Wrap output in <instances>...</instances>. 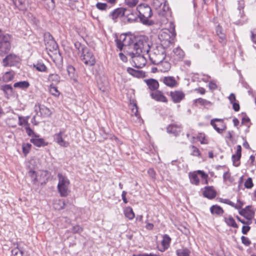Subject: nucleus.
I'll use <instances>...</instances> for the list:
<instances>
[{
    "mask_svg": "<svg viewBox=\"0 0 256 256\" xmlns=\"http://www.w3.org/2000/svg\"><path fill=\"white\" fill-rule=\"evenodd\" d=\"M82 231V228L79 226H74L72 228V232L74 233L80 232Z\"/></svg>",
    "mask_w": 256,
    "mask_h": 256,
    "instance_id": "obj_64",
    "label": "nucleus"
},
{
    "mask_svg": "<svg viewBox=\"0 0 256 256\" xmlns=\"http://www.w3.org/2000/svg\"><path fill=\"white\" fill-rule=\"evenodd\" d=\"M26 131V134L28 136H32V138L34 137V135H37L34 130L29 126V125L26 126L25 127Z\"/></svg>",
    "mask_w": 256,
    "mask_h": 256,
    "instance_id": "obj_50",
    "label": "nucleus"
},
{
    "mask_svg": "<svg viewBox=\"0 0 256 256\" xmlns=\"http://www.w3.org/2000/svg\"><path fill=\"white\" fill-rule=\"evenodd\" d=\"M58 204L60 206V207H56V208H57L58 210H62L65 208L66 206V202L64 200H59L58 201Z\"/></svg>",
    "mask_w": 256,
    "mask_h": 256,
    "instance_id": "obj_58",
    "label": "nucleus"
},
{
    "mask_svg": "<svg viewBox=\"0 0 256 256\" xmlns=\"http://www.w3.org/2000/svg\"><path fill=\"white\" fill-rule=\"evenodd\" d=\"M224 221L226 224L229 226L234 228H238V225L235 222L234 218L231 216H229L228 218H224Z\"/></svg>",
    "mask_w": 256,
    "mask_h": 256,
    "instance_id": "obj_28",
    "label": "nucleus"
},
{
    "mask_svg": "<svg viewBox=\"0 0 256 256\" xmlns=\"http://www.w3.org/2000/svg\"><path fill=\"white\" fill-rule=\"evenodd\" d=\"M11 252L12 254L14 256H16L19 254L22 256L24 254L23 250L18 247L15 248L14 249H12Z\"/></svg>",
    "mask_w": 256,
    "mask_h": 256,
    "instance_id": "obj_48",
    "label": "nucleus"
},
{
    "mask_svg": "<svg viewBox=\"0 0 256 256\" xmlns=\"http://www.w3.org/2000/svg\"><path fill=\"white\" fill-rule=\"evenodd\" d=\"M66 135L64 132L60 131V132L56 134L54 136V141L60 146L66 148L69 146V142L65 140Z\"/></svg>",
    "mask_w": 256,
    "mask_h": 256,
    "instance_id": "obj_11",
    "label": "nucleus"
},
{
    "mask_svg": "<svg viewBox=\"0 0 256 256\" xmlns=\"http://www.w3.org/2000/svg\"><path fill=\"white\" fill-rule=\"evenodd\" d=\"M96 7L100 10H106L108 6L106 3L98 2L96 4Z\"/></svg>",
    "mask_w": 256,
    "mask_h": 256,
    "instance_id": "obj_52",
    "label": "nucleus"
},
{
    "mask_svg": "<svg viewBox=\"0 0 256 256\" xmlns=\"http://www.w3.org/2000/svg\"><path fill=\"white\" fill-rule=\"evenodd\" d=\"M216 32L217 35L219 36L220 38L222 40H225V34L222 32V27L218 26L216 28Z\"/></svg>",
    "mask_w": 256,
    "mask_h": 256,
    "instance_id": "obj_47",
    "label": "nucleus"
},
{
    "mask_svg": "<svg viewBox=\"0 0 256 256\" xmlns=\"http://www.w3.org/2000/svg\"><path fill=\"white\" fill-rule=\"evenodd\" d=\"M251 206H248L245 208L242 209L239 211V214L242 216H244L245 218H246V210L247 209H248L249 208H250Z\"/></svg>",
    "mask_w": 256,
    "mask_h": 256,
    "instance_id": "obj_61",
    "label": "nucleus"
},
{
    "mask_svg": "<svg viewBox=\"0 0 256 256\" xmlns=\"http://www.w3.org/2000/svg\"><path fill=\"white\" fill-rule=\"evenodd\" d=\"M30 142L38 147L44 146L48 145V143L44 140L42 138H40L38 134L34 135V138L30 140Z\"/></svg>",
    "mask_w": 256,
    "mask_h": 256,
    "instance_id": "obj_15",
    "label": "nucleus"
},
{
    "mask_svg": "<svg viewBox=\"0 0 256 256\" xmlns=\"http://www.w3.org/2000/svg\"><path fill=\"white\" fill-rule=\"evenodd\" d=\"M19 122L18 124L20 126H22L23 124H25L26 126L29 125L28 122L24 118H22V116H18Z\"/></svg>",
    "mask_w": 256,
    "mask_h": 256,
    "instance_id": "obj_60",
    "label": "nucleus"
},
{
    "mask_svg": "<svg viewBox=\"0 0 256 256\" xmlns=\"http://www.w3.org/2000/svg\"><path fill=\"white\" fill-rule=\"evenodd\" d=\"M241 240H242V243L246 246H248L251 244V242L249 240V238L244 236H242L241 237Z\"/></svg>",
    "mask_w": 256,
    "mask_h": 256,
    "instance_id": "obj_57",
    "label": "nucleus"
},
{
    "mask_svg": "<svg viewBox=\"0 0 256 256\" xmlns=\"http://www.w3.org/2000/svg\"><path fill=\"white\" fill-rule=\"evenodd\" d=\"M20 62V58L16 55L10 54L7 55L2 61L4 66H12L16 65Z\"/></svg>",
    "mask_w": 256,
    "mask_h": 256,
    "instance_id": "obj_9",
    "label": "nucleus"
},
{
    "mask_svg": "<svg viewBox=\"0 0 256 256\" xmlns=\"http://www.w3.org/2000/svg\"><path fill=\"white\" fill-rule=\"evenodd\" d=\"M124 214L125 216L130 220H132L134 217V214L131 207L126 208L124 210Z\"/></svg>",
    "mask_w": 256,
    "mask_h": 256,
    "instance_id": "obj_34",
    "label": "nucleus"
},
{
    "mask_svg": "<svg viewBox=\"0 0 256 256\" xmlns=\"http://www.w3.org/2000/svg\"><path fill=\"white\" fill-rule=\"evenodd\" d=\"M252 180L251 178H248L244 182V186L247 188H250L253 186Z\"/></svg>",
    "mask_w": 256,
    "mask_h": 256,
    "instance_id": "obj_55",
    "label": "nucleus"
},
{
    "mask_svg": "<svg viewBox=\"0 0 256 256\" xmlns=\"http://www.w3.org/2000/svg\"><path fill=\"white\" fill-rule=\"evenodd\" d=\"M126 5L130 8H133L136 6L138 2V0H124Z\"/></svg>",
    "mask_w": 256,
    "mask_h": 256,
    "instance_id": "obj_46",
    "label": "nucleus"
},
{
    "mask_svg": "<svg viewBox=\"0 0 256 256\" xmlns=\"http://www.w3.org/2000/svg\"><path fill=\"white\" fill-rule=\"evenodd\" d=\"M45 44L46 48L49 49L50 51L56 50L58 48V45L54 39L50 42H48Z\"/></svg>",
    "mask_w": 256,
    "mask_h": 256,
    "instance_id": "obj_30",
    "label": "nucleus"
},
{
    "mask_svg": "<svg viewBox=\"0 0 256 256\" xmlns=\"http://www.w3.org/2000/svg\"><path fill=\"white\" fill-rule=\"evenodd\" d=\"M81 60L88 66H94L96 60L93 53L87 47L82 48V53L80 54Z\"/></svg>",
    "mask_w": 256,
    "mask_h": 256,
    "instance_id": "obj_6",
    "label": "nucleus"
},
{
    "mask_svg": "<svg viewBox=\"0 0 256 256\" xmlns=\"http://www.w3.org/2000/svg\"><path fill=\"white\" fill-rule=\"evenodd\" d=\"M190 148L192 150V154L194 156H200V152L199 150L194 146H191Z\"/></svg>",
    "mask_w": 256,
    "mask_h": 256,
    "instance_id": "obj_53",
    "label": "nucleus"
},
{
    "mask_svg": "<svg viewBox=\"0 0 256 256\" xmlns=\"http://www.w3.org/2000/svg\"><path fill=\"white\" fill-rule=\"evenodd\" d=\"M13 2L14 4L18 7V8L20 10H26V8L24 4V2L22 0H18V2L16 1L13 0Z\"/></svg>",
    "mask_w": 256,
    "mask_h": 256,
    "instance_id": "obj_43",
    "label": "nucleus"
},
{
    "mask_svg": "<svg viewBox=\"0 0 256 256\" xmlns=\"http://www.w3.org/2000/svg\"><path fill=\"white\" fill-rule=\"evenodd\" d=\"M35 110L36 112L39 111L41 116L43 117H47L50 116L51 112L49 108L44 106L41 105L40 104H37L35 105Z\"/></svg>",
    "mask_w": 256,
    "mask_h": 256,
    "instance_id": "obj_14",
    "label": "nucleus"
},
{
    "mask_svg": "<svg viewBox=\"0 0 256 256\" xmlns=\"http://www.w3.org/2000/svg\"><path fill=\"white\" fill-rule=\"evenodd\" d=\"M60 78L57 74H50L48 76V80L50 81H52L56 84H58L60 82Z\"/></svg>",
    "mask_w": 256,
    "mask_h": 256,
    "instance_id": "obj_42",
    "label": "nucleus"
},
{
    "mask_svg": "<svg viewBox=\"0 0 256 256\" xmlns=\"http://www.w3.org/2000/svg\"><path fill=\"white\" fill-rule=\"evenodd\" d=\"M137 10H134L130 8H126L124 22L132 23L137 21L139 18Z\"/></svg>",
    "mask_w": 256,
    "mask_h": 256,
    "instance_id": "obj_8",
    "label": "nucleus"
},
{
    "mask_svg": "<svg viewBox=\"0 0 256 256\" xmlns=\"http://www.w3.org/2000/svg\"><path fill=\"white\" fill-rule=\"evenodd\" d=\"M241 156L240 155H236V154H233L232 156V160L233 162V164L235 166H238L240 164V162H239Z\"/></svg>",
    "mask_w": 256,
    "mask_h": 256,
    "instance_id": "obj_44",
    "label": "nucleus"
},
{
    "mask_svg": "<svg viewBox=\"0 0 256 256\" xmlns=\"http://www.w3.org/2000/svg\"><path fill=\"white\" fill-rule=\"evenodd\" d=\"M0 90L4 92L5 94H11L13 92L12 87L10 84H4L2 86Z\"/></svg>",
    "mask_w": 256,
    "mask_h": 256,
    "instance_id": "obj_36",
    "label": "nucleus"
},
{
    "mask_svg": "<svg viewBox=\"0 0 256 256\" xmlns=\"http://www.w3.org/2000/svg\"><path fill=\"white\" fill-rule=\"evenodd\" d=\"M50 92L53 96H58L60 95V92L58 90L56 87L54 86L52 84H50L49 88Z\"/></svg>",
    "mask_w": 256,
    "mask_h": 256,
    "instance_id": "obj_41",
    "label": "nucleus"
},
{
    "mask_svg": "<svg viewBox=\"0 0 256 256\" xmlns=\"http://www.w3.org/2000/svg\"><path fill=\"white\" fill-rule=\"evenodd\" d=\"M162 81L166 86L170 87H174L177 84V82L173 76L164 77Z\"/></svg>",
    "mask_w": 256,
    "mask_h": 256,
    "instance_id": "obj_24",
    "label": "nucleus"
},
{
    "mask_svg": "<svg viewBox=\"0 0 256 256\" xmlns=\"http://www.w3.org/2000/svg\"><path fill=\"white\" fill-rule=\"evenodd\" d=\"M195 102L200 104V105L204 106H211L212 105V104L210 102L202 98L196 99L195 100Z\"/></svg>",
    "mask_w": 256,
    "mask_h": 256,
    "instance_id": "obj_39",
    "label": "nucleus"
},
{
    "mask_svg": "<svg viewBox=\"0 0 256 256\" xmlns=\"http://www.w3.org/2000/svg\"><path fill=\"white\" fill-rule=\"evenodd\" d=\"M150 96L152 98L158 102H168L166 98L162 92L160 90H156L151 92Z\"/></svg>",
    "mask_w": 256,
    "mask_h": 256,
    "instance_id": "obj_18",
    "label": "nucleus"
},
{
    "mask_svg": "<svg viewBox=\"0 0 256 256\" xmlns=\"http://www.w3.org/2000/svg\"><path fill=\"white\" fill-rule=\"evenodd\" d=\"M116 42V44L117 48L120 50H122L124 46L125 47V48L127 46L124 42L120 41L118 38H116L115 40Z\"/></svg>",
    "mask_w": 256,
    "mask_h": 256,
    "instance_id": "obj_51",
    "label": "nucleus"
},
{
    "mask_svg": "<svg viewBox=\"0 0 256 256\" xmlns=\"http://www.w3.org/2000/svg\"><path fill=\"white\" fill-rule=\"evenodd\" d=\"M246 219L250 220L254 218V212L250 210V208L247 209L246 210Z\"/></svg>",
    "mask_w": 256,
    "mask_h": 256,
    "instance_id": "obj_49",
    "label": "nucleus"
},
{
    "mask_svg": "<svg viewBox=\"0 0 256 256\" xmlns=\"http://www.w3.org/2000/svg\"><path fill=\"white\" fill-rule=\"evenodd\" d=\"M166 0H153L152 6L156 9H160L164 12H166L168 10L169 7L166 4Z\"/></svg>",
    "mask_w": 256,
    "mask_h": 256,
    "instance_id": "obj_13",
    "label": "nucleus"
},
{
    "mask_svg": "<svg viewBox=\"0 0 256 256\" xmlns=\"http://www.w3.org/2000/svg\"><path fill=\"white\" fill-rule=\"evenodd\" d=\"M126 8L120 7L115 9L109 14V18L114 22H117L118 18H122V20L124 21Z\"/></svg>",
    "mask_w": 256,
    "mask_h": 256,
    "instance_id": "obj_12",
    "label": "nucleus"
},
{
    "mask_svg": "<svg viewBox=\"0 0 256 256\" xmlns=\"http://www.w3.org/2000/svg\"><path fill=\"white\" fill-rule=\"evenodd\" d=\"M15 76V72L13 70H10L4 73L2 77V81L4 82H8L12 81Z\"/></svg>",
    "mask_w": 256,
    "mask_h": 256,
    "instance_id": "obj_26",
    "label": "nucleus"
},
{
    "mask_svg": "<svg viewBox=\"0 0 256 256\" xmlns=\"http://www.w3.org/2000/svg\"><path fill=\"white\" fill-rule=\"evenodd\" d=\"M14 86L16 88L26 90L30 86V84L28 81H20L14 83Z\"/></svg>",
    "mask_w": 256,
    "mask_h": 256,
    "instance_id": "obj_29",
    "label": "nucleus"
},
{
    "mask_svg": "<svg viewBox=\"0 0 256 256\" xmlns=\"http://www.w3.org/2000/svg\"><path fill=\"white\" fill-rule=\"evenodd\" d=\"M54 38L50 32H46L44 34V40L45 44L47 43L48 42H50L54 40Z\"/></svg>",
    "mask_w": 256,
    "mask_h": 256,
    "instance_id": "obj_56",
    "label": "nucleus"
},
{
    "mask_svg": "<svg viewBox=\"0 0 256 256\" xmlns=\"http://www.w3.org/2000/svg\"><path fill=\"white\" fill-rule=\"evenodd\" d=\"M132 36L130 37L129 36H127L125 34H122L120 36L119 38H118L120 41L122 42H124V43L126 46H129L128 44V43L132 42Z\"/></svg>",
    "mask_w": 256,
    "mask_h": 256,
    "instance_id": "obj_37",
    "label": "nucleus"
},
{
    "mask_svg": "<svg viewBox=\"0 0 256 256\" xmlns=\"http://www.w3.org/2000/svg\"><path fill=\"white\" fill-rule=\"evenodd\" d=\"M170 241L171 238L168 234L164 235L161 245L158 246L159 250L161 252L164 251L170 246Z\"/></svg>",
    "mask_w": 256,
    "mask_h": 256,
    "instance_id": "obj_20",
    "label": "nucleus"
},
{
    "mask_svg": "<svg viewBox=\"0 0 256 256\" xmlns=\"http://www.w3.org/2000/svg\"><path fill=\"white\" fill-rule=\"evenodd\" d=\"M44 1V8L48 10H52L54 8V0H42Z\"/></svg>",
    "mask_w": 256,
    "mask_h": 256,
    "instance_id": "obj_33",
    "label": "nucleus"
},
{
    "mask_svg": "<svg viewBox=\"0 0 256 256\" xmlns=\"http://www.w3.org/2000/svg\"><path fill=\"white\" fill-rule=\"evenodd\" d=\"M11 36L8 34H0V56H4L8 54L11 48Z\"/></svg>",
    "mask_w": 256,
    "mask_h": 256,
    "instance_id": "obj_5",
    "label": "nucleus"
},
{
    "mask_svg": "<svg viewBox=\"0 0 256 256\" xmlns=\"http://www.w3.org/2000/svg\"><path fill=\"white\" fill-rule=\"evenodd\" d=\"M220 202L223 203L228 204L234 208L235 206V204L228 199H222Z\"/></svg>",
    "mask_w": 256,
    "mask_h": 256,
    "instance_id": "obj_62",
    "label": "nucleus"
},
{
    "mask_svg": "<svg viewBox=\"0 0 256 256\" xmlns=\"http://www.w3.org/2000/svg\"><path fill=\"white\" fill-rule=\"evenodd\" d=\"M67 71L70 78L74 81H76L77 76L75 72V68L73 66L69 65L67 67Z\"/></svg>",
    "mask_w": 256,
    "mask_h": 256,
    "instance_id": "obj_27",
    "label": "nucleus"
},
{
    "mask_svg": "<svg viewBox=\"0 0 256 256\" xmlns=\"http://www.w3.org/2000/svg\"><path fill=\"white\" fill-rule=\"evenodd\" d=\"M144 82L148 86V88L152 91L157 90L159 87L158 82L153 78L146 79Z\"/></svg>",
    "mask_w": 256,
    "mask_h": 256,
    "instance_id": "obj_22",
    "label": "nucleus"
},
{
    "mask_svg": "<svg viewBox=\"0 0 256 256\" xmlns=\"http://www.w3.org/2000/svg\"><path fill=\"white\" fill-rule=\"evenodd\" d=\"M210 124L219 134H222L226 128V124L222 119L214 118L210 120Z\"/></svg>",
    "mask_w": 256,
    "mask_h": 256,
    "instance_id": "obj_10",
    "label": "nucleus"
},
{
    "mask_svg": "<svg viewBox=\"0 0 256 256\" xmlns=\"http://www.w3.org/2000/svg\"><path fill=\"white\" fill-rule=\"evenodd\" d=\"M173 53L172 56L176 62L182 60L184 56V52L179 47L174 48Z\"/></svg>",
    "mask_w": 256,
    "mask_h": 256,
    "instance_id": "obj_17",
    "label": "nucleus"
},
{
    "mask_svg": "<svg viewBox=\"0 0 256 256\" xmlns=\"http://www.w3.org/2000/svg\"><path fill=\"white\" fill-rule=\"evenodd\" d=\"M250 229L249 226H244L242 228V232L244 234H246Z\"/></svg>",
    "mask_w": 256,
    "mask_h": 256,
    "instance_id": "obj_63",
    "label": "nucleus"
},
{
    "mask_svg": "<svg viewBox=\"0 0 256 256\" xmlns=\"http://www.w3.org/2000/svg\"><path fill=\"white\" fill-rule=\"evenodd\" d=\"M166 56V50L162 44H158L153 48L152 52L150 54L151 62L158 65L162 62Z\"/></svg>",
    "mask_w": 256,
    "mask_h": 256,
    "instance_id": "obj_3",
    "label": "nucleus"
},
{
    "mask_svg": "<svg viewBox=\"0 0 256 256\" xmlns=\"http://www.w3.org/2000/svg\"><path fill=\"white\" fill-rule=\"evenodd\" d=\"M210 211L212 214L217 216H222L224 210L220 206L218 205H213L210 208Z\"/></svg>",
    "mask_w": 256,
    "mask_h": 256,
    "instance_id": "obj_25",
    "label": "nucleus"
},
{
    "mask_svg": "<svg viewBox=\"0 0 256 256\" xmlns=\"http://www.w3.org/2000/svg\"><path fill=\"white\" fill-rule=\"evenodd\" d=\"M168 32H170L168 30L167 32H162L159 35V38L161 42L164 41L165 44L168 46L170 44H171L172 41V38H171Z\"/></svg>",
    "mask_w": 256,
    "mask_h": 256,
    "instance_id": "obj_21",
    "label": "nucleus"
},
{
    "mask_svg": "<svg viewBox=\"0 0 256 256\" xmlns=\"http://www.w3.org/2000/svg\"><path fill=\"white\" fill-rule=\"evenodd\" d=\"M138 12L140 21L142 24L150 26L154 24V22L150 19L152 16L150 7L146 4H143L138 5L136 8Z\"/></svg>",
    "mask_w": 256,
    "mask_h": 256,
    "instance_id": "obj_2",
    "label": "nucleus"
},
{
    "mask_svg": "<svg viewBox=\"0 0 256 256\" xmlns=\"http://www.w3.org/2000/svg\"><path fill=\"white\" fill-rule=\"evenodd\" d=\"M189 176H190V182L192 184H194L196 185L198 184L200 182V180H199V178L198 176L197 172L190 173Z\"/></svg>",
    "mask_w": 256,
    "mask_h": 256,
    "instance_id": "obj_35",
    "label": "nucleus"
},
{
    "mask_svg": "<svg viewBox=\"0 0 256 256\" xmlns=\"http://www.w3.org/2000/svg\"><path fill=\"white\" fill-rule=\"evenodd\" d=\"M216 192L212 186H206L204 188V190L203 192V195L204 197L208 199H212L216 196Z\"/></svg>",
    "mask_w": 256,
    "mask_h": 256,
    "instance_id": "obj_19",
    "label": "nucleus"
},
{
    "mask_svg": "<svg viewBox=\"0 0 256 256\" xmlns=\"http://www.w3.org/2000/svg\"><path fill=\"white\" fill-rule=\"evenodd\" d=\"M197 139L202 144H207L208 142V140L206 138L205 134L203 133L198 134Z\"/></svg>",
    "mask_w": 256,
    "mask_h": 256,
    "instance_id": "obj_45",
    "label": "nucleus"
},
{
    "mask_svg": "<svg viewBox=\"0 0 256 256\" xmlns=\"http://www.w3.org/2000/svg\"><path fill=\"white\" fill-rule=\"evenodd\" d=\"M128 44L138 54H148L150 48L148 37L143 35L132 36V42L128 43Z\"/></svg>",
    "mask_w": 256,
    "mask_h": 256,
    "instance_id": "obj_1",
    "label": "nucleus"
},
{
    "mask_svg": "<svg viewBox=\"0 0 256 256\" xmlns=\"http://www.w3.org/2000/svg\"><path fill=\"white\" fill-rule=\"evenodd\" d=\"M128 54L132 58V62L136 68H142L146 65V60L144 56V54H138L134 52H128Z\"/></svg>",
    "mask_w": 256,
    "mask_h": 256,
    "instance_id": "obj_7",
    "label": "nucleus"
},
{
    "mask_svg": "<svg viewBox=\"0 0 256 256\" xmlns=\"http://www.w3.org/2000/svg\"><path fill=\"white\" fill-rule=\"evenodd\" d=\"M181 126L177 124H170L167 127V132L170 134H172L174 136H178L180 132Z\"/></svg>",
    "mask_w": 256,
    "mask_h": 256,
    "instance_id": "obj_23",
    "label": "nucleus"
},
{
    "mask_svg": "<svg viewBox=\"0 0 256 256\" xmlns=\"http://www.w3.org/2000/svg\"><path fill=\"white\" fill-rule=\"evenodd\" d=\"M32 145L28 143H24L22 145V152L24 156H26L30 152Z\"/></svg>",
    "mask_w": 256,
    "mask_h": 256,
    "instance_id": "obj_40",
    "label": "nucleus"
},
{
    "mask_svg": "<svg viewBox=\"0 0 256 256\" xmlns=\"http://www.w3.org/2000/svg\"><path fill=\"white\" fill-rule=\"evenodd\" d=\"M190 251L186 248H182L176 250L178 256H189Z\"/></svg>",
    "mask_w": 256,
    "mask_h": 256,
    "instance_id": "obj_32",
    "label": "nucleus"
},
{
    "mask_svg": "<svg viewBox=\"0 0 256 256\" xmlns=\"http://www.w3.org/2000/svg\"><path fill=\"white\" fill-rule=\"evenodd\" d=\"M58 192L61 196L66 197L70 192L68 190L70 180L66 176L62 175L61 173L58 174Z\"/></svg>",
    "mask_w": 256,
    "mask_h": 256,
    "instance_id": "obj_4",
    "label": "nucleus"
},
{
    "mask_svg": "<svg viewBox=\"0 0 256 256\" xmlns=\"http://www.w3.org/2000/svg\"><path fill=\"white\" fill-rule=\"evenodd\" d=\"M74 47L76 49L78 50L79 54H80L82 53V48H84V47L86 46L81 44L80 42H76L74 43Z\"/></svg>",
    "mask_w": 256,
    "mask_h": 256,
    "instance_id": "obj_54",
    "label": "nucleus"
},
{
    "mask_svg": "<svg viewBox=\"0 0 256 256\" xmlns=\"http://www.w3.org/2000/svg\"><path fill=\"white\" fill-rule=\"evenodd\" d=\"M127 72L128 74L132 76L140 78L142 76L143 72L142 71L136 70L132 68H128Z\"/></svg>",
    "mask_w": 256,
    "mask_h": 256,
    "instance_id": "obj_31",
    "label": "nucleus"
},
{
    "mask_svg": "<svg viewBox=\"0 0 256 256\" xmlns=\"http://www.w3.org/2000/svg\"><path fill=\"white\" fill-rule=\"evenodd\" d=\"M34 67L36 68L39 72H45L46 71L47 68L46 66L41 62H37L36 64H34Z\"/></svg>",
    "mask_w": 256,
    "mask_h": 256,
    "instance_id": "obj_38",
    "label": "nucleus"
},
{
    "mask_svg": "<svg viewBox=\"0 0 256 256\" xmlns=\"http://www.w3.org/2000/svg\"><path fill=\"white\" fill-rule=\"evenodd\" d=\"M197 174H199L202 178L206 180V183L208 184L207 178L208 177V175L207 174H206L202 170L197 171Z\"/></svg>",
    "mask_w": 256,
    "mask_h": 256,
    "instance_id": "obj_59",
    "label": "nucleus"
},
{
    "mask_svg": "<svg viewBox=\"0 0 256 256\" xmlns=\"http://www.w3.org/2000/svg\"><path fill=\"white\" fill-rule=\"evenodd\" d=\"M170 95L172 101L174 103L180 102L185 97V94L179 90L171 92Z\"/></svg>",
    "mask_w": 256,
    "mask_h": 256,
    "instance_id": "obj_16",
    "label": "nucleus"
}]
</instances>
